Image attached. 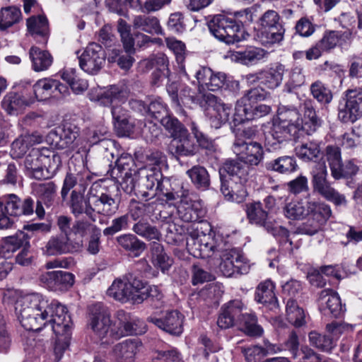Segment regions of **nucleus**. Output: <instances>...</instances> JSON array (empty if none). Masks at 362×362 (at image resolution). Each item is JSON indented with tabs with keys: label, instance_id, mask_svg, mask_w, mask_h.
<instances>
[{
	"label": "nucleus",
	"instance_id": "obj_1",
	"mask_svg": "<svg viewBox=\"0 0 362 362\" xmlns=\"http://www.w3.org/2000/svg\"><path fill=\"white\" fill-rule=\"evenodd\" d=\"M4 303L15 304V312L22 326L27 330L39 331L50 325L54 333L64 334L69 328L71 317L66 308L56 300L50 303L39 293L21 295L16 290L7 291Z\"/></svg>",
	"mask_w": 362,
	"mask_h": 362
},
{
	"label": "nucleus",
	"instance_id": "obj_2",
	"mask_svg": "<svg viewBox=\"0 0 362 362\" xmlns=\"http://www.w3.org/2000/svg\"><path fill=\"white\" fill-rule=\"evenodd\" d=\"M202 223H198L196 228L189 232L187 238V249L189 252L197 258L206 259L219 255L223 250V240L221 236L216 235L211 230L205 233Z\"/></svg>",
	"mask_w": 362,
	"mask_h": 362
},
{
	"label": "nucleus",
	"instance_id": "obj_3",
	"mask_svg": "<svg viewBox=\"0 0 362 362\" xmlns=\"http://www.w3.org/2000/svg\"><path fill=\"white\" fill-rule=\"evenodd\" d=\"M210 33L218 40L234 44L245 39V30L236 21L225 15L214 16L208 22Z\"/></svg>",
	"mask_w": 362,
	"mask_h": 362
},
{
	"label": "nucleus",
	"instance_id": "obj_4",
	"mask_svg": "<svg viewBox=\"0 0 362 362\" xmlns=\"http://www.w3.org/2000/svg\"><path fill=\"white\" fill-rule=\"evenodd\" d=\"M312 185L313 192L317 193L326 200L333 202L335 205L346 204L344 194L335 189L327 180L328 172L325 161L315 163L312 172Z\"/></svg>",
	"mask_w": 362,
	"mask_h": 362
},
{
	"label": "nucleus",
	"instance_id": "obj_5",
	"mask_svg": "<svg viewBox=\"0 0 362 362\" xmlns=\"http://www.w3.org/2000/svg\"><path fill=\"white\" fill-rule=\"evenodd\" d=\"M112 325L110 314L102 304L96 303L90 307L88 326L101 344L112 342Z\"/></svg>",
	"mask_w": 362,
	"mask_h": 362
},
{
	"label": "nucleus",
	"instance_id": "obj_6",
	"mask_svg": "<svg viewBox=\"0 0 362 362\" xmlns=\"http://www.w3.org/2000/svg\"><path fill=\"white\" fill-rule=\"evenodd\" d=\"M145 172L146 169L137 171L132 156L123 153L117 158L112 174L118 180L124 192L132 193L136 189L137 177Z\"/></svg>",
	"mask_w": 362,
	"mask_h": 362
},
{
	"label": "nucleus",
	"instance_id": "obj_7",
	"mask_svg": "<svg viewBox=\"0 0 362 362\" xmlns=\"http://www.w3.org/2000/svg\"><path fill=\"white\" fill-rule=\"evenodd\" d=\"M245 212L249 222L259 226L264 227L274 236L280 237L284 242L288 241L289 232L282 226H274L269 221V211L264 209L260 202H253L245 204Z\"/></svg>",
	"mask_w": 362,
	"mask_h": 362
},
{
	"label": "nucleus",
	"instance_id": "obj_8",
	"mask_svg": "<svg viewBox=\"0 0 362 362\" xmlns=\"http://www.w3.org/2000/svg\"><path fill=\"white\" fill-rule=\"evenodd\" d=\"M177 197H180L179 204L177 206V214L181 220L185 222L194 223L192 230L198 223H202L205 227H209L207 223L201 221L205 214L201 200H193L187 189H182L181 194H177Z\"/></svg>",
	"mask_w": 362,
	"mask_h": 362
},
{
	"label": "nucleus",
	"instance_id": "obj_9",
	"mask_svg": "<svg viewBox=\"0 0 362 362\" xmlns=\"http://www.w3.org/2000/svg\"><path fill=\"white\" fill-rule=\"evenodd\" d=\"M141 281L138 279H115L107 291L108 296L120 303H132L139 304L138 296Z\"/></svg>",
	"mask_w": 362,
	"mask_h": 362
},
{
	"label": "nucleus",
	"instance_id": "obj_10",
	"mask_svg": "<svg viewBox=\"0 0 362 362\" xmlns=\"http://www.w3.org/2000/svg\"><path fill=\"white\" fill-rule=\"evenodd\" d=\"M194 74L199 91H218L228 85L227 75L221 71H214L210 67L199 66L197 69H189Z\"/></svg>",
	"mask_w": 362,
	"mask_h": 362
},
{
	"label": "nucleus",
	"instance_id": "obj_11",
	"mask_svg": "<svg viewBox=\"0 0 362 362\" xmlns=\"http://www.w3.org/2000/svg\"><path fill=\"white\" fill-rule=\"evenodd\" d=\"M91 215L95 214L106 217L113 216L118 210L119 202L110 194L103 192L99 183L95 182L90 187Z\"/></svg>",
	"mask_w": 362,
	"mask_h": 362
},
{
	"label": "nucleus",
	"instance_id": "obj_12",
	"mask_svg": "<svg viewBox=\"0 0 362 362\" xmlns=\"http://www.w3.org/2000/svg\"><path fill=\"white\" fill-rule=\"evenodd\" d=\"M219 255L221 257L219 268L223 276L230 277L235 274H244L249 272V262L240 250H225Z\"/></svg>",
	"mask_w": 362,
	"mask_h": 362
},
{
	"label": "nucleus",
	"instance_id": "obj_13",
	"mask_svg": "<svg viewBox=\"0 0 362 362\" xmlns=\"http://www.w3.org/2000/svg\"><path fill=\"white\" fill-rule=\"evenodd\" d=\"M78 136V129L74 124L65 123L51 130L46 136V141L50 146L59 149L71 147Z\"/></svg>",
	"mask_w": 362,
	"mask_h": 362
},
{
	"label": "nucleus",
	"instance_id": "obj_14",
	"mask_svg": "<svg viewBox=\"0 0 362 362\" xmlns=\"http://www.w3.org/2000/svg\"><path fill=\"white\" fill-rule=\"evenodd\" d=\"M105 63V54L100 45L89 44L79 57V65L84 71L95 74Z\"/></svg>",
	"mask_w": 362,
	"mask_h": 362
},
{
	"label": "nucleus",
	"instance_id": "obj_15",
	"mask_svg": "<svg viewBox=\"0 0 362 362\" xmlns=\"http://www.w3.org/2000/svg\"><path fill=\"white\" fill-rule=\"evenodd\" d=\"M285 71V66L276 64L267 70L248 74L246 77L247 82L251 84L259 83L273 90L281 84Z\"/></svg>",
	"mask_w": 362,
	"mask_h": 362
},
{
	"label": "nucleus",
	"instance_id": "obj_16",
	"mask_svg": "<svg viewBox=\"0 0 362 362\" xmlns=\"http://www.w3.org/2000/svg\"><path fill=\"white\" fill-rule=\"evenodd\" d=\"M204 101L208 105L211 126L219 128L229 120L232 111L231 106L223 103L217 96L209 93L204 95Z\"/></svg>",
	"mask_w": 362,
	"mask_h": 362
},
{
	"label": "nucleus",
	"instance_id": "obj_17",
	"mask_svg": "<svg viewBox=\"0 0 362 362\" xmlns=\"http://www.w3.org/2000/svg\"><path fill=\"white\" fill-rule=\"evenodd\" d=\"M81 241H74L69 235H57L52 236L42 248V253L47 256H56L78 250Z\"/></svg>",
	"mask_w": 362,
	"mask_h": 362
},
{
	"label": "nucleus",
	"instance_id": "obj_18",
	"mask_svg": "<svg viewBox=\"0 0 362 362\" xmlns=\"http://www.w3.org/2000/svg\"><path fill=\"white\" fill-rule=\"evenodd\" d=\"M233 150L240 159L250 165H258L264 156L261 144L256 141L246 142L240 138L235 139Z\"/></svg>",
	"mask_w": 362,
	"mask_h": 362
},
{
	"label": "nucleus",
	"instance_id": "obj_19",
	"mask_svg": "<svg viewBox=\"0 0 362 362\" xmlns=\"http://www.w3.org/2000/svg\"><path fill=\"white\" fill-rule=\"evenodd\" d=\"M18 206H20V198L14 194H10L4 196L2 201H0V230H7L13 228L15 225V217L20 216Z\"/></svg>",
	"mask_w": 362,
	"mask_h": 362
},
{
	"label": "nucleus",
	"instance_id": "obj_20",
	"mask_svg": "<svg viewBox=\"0 0 362 362\" xmlns=\"http://www.w3.org/2000/svg\"><path fill=\"white\" fill-rule=\"evenodd\" d=\"M88 98L99 105L112 106L116 103H121L124 98V91L117 86L108 87H95L90 90Z\"/></svg>",
	"mask_w": 362,
	"mask_h": 362
},
{
	"label": "nucleus",
	"instance_id": "obj_21",
	"mask_svg": "<svg viewBox=\"0 0 362 362\" xmlns=\"http://www.w3.org/2000/svg\"><path fill=\"white\" fill-rule=\"evenodd\" d=\"M184 316L177 310H168L162 316H150L147 320L163 331L174 335H180L183 331Z\"/></svg>",
	"mask_w": 362,
	"mask_h": 362
},
{
	"label": "nucleus",
	"instance_id": "obj_22",
	"mask_svg": "<svg viewBox=\"0 0 362 362\" xmlns=\"http://www.w3.org/2000/svg\"><path fill=\"white\" fill-rule=\"evenodd\" d=\"M111 337L112 341L124 336L136 334V320L123 310H118L112 320Z\"/></svg>",
	"mask_w": 362,
	"mask_h": 362
},
{
	"label": "nucleus",
	"instance_id": "obj_23",
	"mask_svg": "<svg viewBox=\"0 0 362 362\" xmlns=\"http://www.w3.org/2000/svg\"><path fill=\"white\" fill-rule=\"evenodd\" d=\"M85 187L82 190L73 189L71 192L69 201V206L72 214L78 217L81 214H86L92 221H96L95 216L91 215L90 188L86 197L84 196Z\"/></svg>",
	"mask_w": 362,
	"mask_h": 362
},
{
	"label": "nucleus",
	"instance_id": "obj_24",
	"mask_svg": "<svg viewBox=\"0 0 362 362\" xmlns=\"http://www.w3.org/2000/svg\"><path fill=\"white\" fill-rule=\"evenodd\" d=\"M318 303L322 312L325 315L330 314L334 317H339L346 310L345 307L341 304L339 294L332 289L322 291Z\"/></svg>",
	"mask_w": 362,
	"mask_h": 362
},
{
	"label": "nucleus",
	"instance_id": "obj_25",
	"mask_svg": "<svg viewBox=\"0 0 362 362\" xmlns=\"http://www.w3.org/2000/svg\"><path fill=\"white\" fill-rule=\"evenodd\" d=\"M143 348L139 339H128L115 344L112 348L115 357L119 362H132Z\"/></svg>",
	"mask_w": 362,
	"mask_h": 362
},
{
	"label": "nucleus",
	"instance_id": "obj_26",
	"mask_svg": "<svg viewBox=\"0 0 362 362\" xmlns=\"http://www.w3.org/2000/svg\"><path fill=\"white\" fill-rule=\"evenodd\" d=\"M274 289L275 285L270 279L260 282L255 291L256 301L267 306L270 310L277 308L279 304Z\"/></svg>",
	"mask_w": 362,
	"mask_h": 362
},
{
	"label": "nucleus",
	"instance_id": "obj_27",
	"mask_svg": "<svg viewBox=\"0 0 362 362\" xmlns=\"http://www.w3.org/2000/svg\"><path fill=\"white\" fill-rule=\"evenodd\" d=\"M245 182L239 180H222L221 191L228 200L241 202L247 196Z\"/></svg>",
	"mask_w": 362,
	"mask_h": 362
},
{
	"label": "nucleus",
	"instance_id": "obj_28",
	"mask_svg": "<svg viewBox=\"0 0 362 362\" xmlns=\"http://www.w3.org/2000/svg\"><path fill=\"white\" fill-rule=\"evenodd\" d=\"M271 110L272 108L269 105L264 104L257 106L252 105L235 110L233 121L235 124H240L245 121L252 120L267 115L271 112Z\"/></svg>",
	"mask_w": 362,
	"mask_h": 362
},
{
	"label": "nucleus",
	"instance_id": "obj_29",
	"mask_svg": "<svg viewBox=\"0 0 362 362\" xmlns=\"http://www.w3.org/2000/svg\"><path fill=\"white\" fill-rule=\"evenodd\" d=\"M170 151L177 156H192L197 151V146L190 138L188 131L173 139L170 146Z\"/></svg>",
	"mask_w": 362,
	"mask_h": 362
},
{
	"label": "nucleus",
	"instance_id": "obj_30",
	"mask_svg": "<svg viewBox=\"0 0 362 362\" xmlns=\"http://www.w3.org/2000/svg\"><path fill=\"white\" fill-rule=\"evenodd\" d=\"M42 148H33L25 160V167L35 179L45 177L43 172Z\"/></svg>",
	"mask_w": 362,
	"mask_h": 362
},
{
	"label": "nucleus",
	"instance_id": "obj_31",
	"mask_svg": "<svg viewBox=\"0 0 362 362\" xmlns=\"http://www.w3.org/2000/svg\"><path fill=\"white\" fill-rule=\"evenodd\" d=\"M132 25L134 29L148 34L161 35L163 33L159 20L155 16L145 14L135 16Z\"/></svg>",
	"mask_w": 362,
	"mask_h": 362
},
{
	"label": "nucleus",
	"instance_id": "obj_32",
	"mask_svg": "<svg viewBox=\"0 0 362 362\" xmlns=\"http://www.w3.org/2000/svg\"><path fill=\"white\" fill-rule=\"evenodd\" d=\"M303 105L304 118L302 130L306 131L310 134L322 125V120L317 115L313 100H305Z\"/></svg>",
	"mask_w": 362,
	"mask_h": 362
},
{
	"label": "nucleus",
	"instance_id": "obj_33",
	"mask_svg": "<svg viewBox=\"0 0 362 362\" xmlns=\"http://www.w3.org/2000/svg\"><path fill=\"white\" fill-rule=\"evenodd\" d=\"M28 236L23 231L19 230L14 235L6 237L0 247V254L8 258L23 245H28Z\"/></svg>",
	"mask_w": 362,
	"mask_h": 362
},
{
	"label": "nucleus",
	"instance_id": "obj_34",
	"mask_svg": "<svg viewBox=\"0 0 362 362\" xmlns=\"http://www.w3.org/2000/svg\"><path fill=\"white\" fill-rule=\"evenodd\" d=\"M221 180H239L247 181V170L246 167L239 162L229 160L225 163L220 170Z\"/></svg>",
	"mask_w": 362,
	"mask_h": 362
},
{
	"label": "nucleus",
	"instance_id": "obj_35",
	"mask_svg": "<svg viewBox=\"0 0 362 362\" xmlns=\"http://www.w3.org/2000/svg\"><path fill=\"white\" fill-rule=\"evenodd\" d=\"M29 57L33 69L37 72L48 69L53 62V58L49 52L42 50L35 46H33L30 49Z\"/></svg>",
	"mask_w": 362,
	"mask_h": 362
},
{
	"label": "nucleus",
	"instance_id": "obj_36",
	"mask_svg": "<svg viewBox=\"0 0 362 362\" xmlns=\"http://www.w3.org/2000/svg\"><path fill=\"white\" fill-rule=\"evenodd\" d=\"M33 192L45 205L50 206L56 197L57 186L53 182L35 183L32 185Z\"/></svg>",
	"mask_w": 362,
	"mask_h": 362
},
{
	"label": "nucleus",
	"instance_id": "obj_37",
	"mask_svg": "<svg viewBox=\"0 0 362 362\" xmlns=\"http://www.w3.org/2000/svg\"><path fill=\"white\" fill-rule=\"evenodd\" d=\"M266 168L281 174H288L296 171L298 165L293 157L284 156L267 162Z\"/></svg>",
	"mask_w": 362,
	"mask_h": 362
},
{
	"label": "nucleus",
	"instance_id": "obj_38",
	"mask_svg": "<svg viewBox=\"0 0 362 362\" xmlns=\"http://www.w3.org/2000/svg\"><path fill=\"white\" fill-rule=\"evenodd\" d=\"M277 121L287 127L295 126L298 132L303 128V120L300 118L298 110L294 107H280L278 110Z\"/></svg>",
	"mask_w": 362,
	"mask_h": 362
},
{
	"label": "nucleus",
	"instance_id": "obj_39",
	"mask_svg": "<svg viewBox=\"0 0 362 362\" xmlns=\"http://www.w3.org/2000/svg\"><path fill=\"white\" fill-rule=\"evenodd\" d=\"M33 100H28L23 96L16 93H9L4 96L2 100L3 108L10 115L17 114L25 106L29 105Z\"/></svg>",
	"mask_w": 362,
	"mask_h": 362
},
{
	"label": "nucleus",
	"instance_id": "obj_40",
	"mask_svg": "<svg viewBox=\"0 0 362 362\" xmlns=\"http://www.w3.org/2000/svg\"><path fill=\"white\" fill-rule=\"evenodd\" d=\"M165 42L167 47L173 51L175 55L177 62L179 64L180 74L189 79V73L183 65L186 56V47L185 43L175 37H167Z\"/></svg>",
	"mask_w": 362,
	"mask_h": 362
},
{
	"label": "nucleus",
	"instance_id": "obj_41",
	"mask_svg": "<svg viewBox=\"0 0 362 362\" xmlns=\"http://www.w3.org/2000/svg\"><path fill=\"white\" fill-rule=\"evenodd\" d=\"M270 96L269 92L259 86L248 90L246 93L237 101L235 110L255 105L259 101L266 100Z\"/></svg>",
	"mask_w": 362,
	"mask_h": 362
},
{
	"label": "nucleus",
	"instance_id": "obj_42",
	"mask_svg": "<svg viewBox=\"0 0 362 362\" xmlns=\"http://www.w3.org/2000/svg\"><path fill=\"white\" fill-rule=\"evenodd\" d=\"M236 325L242 332L250 337H260L263 334V329L257 324V317L253 313L243 314L242 318Z\"/></svg>",
	"mask_w": 362,
	"mask_h": 362
},
{
	"label": "nucleus",
	"instance_id": "obj_43",
	"mask_svg": "<svg viewBox=\"0 0 362 362\" xmlns=\"http://www.w3.org/2000/svg\"><path fill=\"white\" fill-rule=\"evenodd\" d=\"M152 263L163 272L168 271L173 264V259L164 251L163 245L154 242L151 246Z\"/></svg>",
	"mask_w": 362,
	"mask_h": 362
},
{
	"label": "nucleus",
	"instance_id": "obj_44",
	"mask_svg": "<svg viewBox=\"0 0 362 362\" xmlns=\"http://www.w3.org/2000/svg\"><path fill=\"white\" fill-rule=\"evenodd\" d=\"M306 207L308 215H310V216L322 224H325L331 217V208L328 204L324 202L307 201Z\"/></svg>",
	"mask_w": 362,
	"mask_h": 362
},
{
	"label": "nucleus",
	"instance_id": "obj_45",
	"mask_svg": "<svg viewBox=\"0 0 362 362\" xmlns=\"http://www.w3.org/2000/svg\"><path fill=\"white\" fill-rule=\"evenodd\" d=\"M117 241L124 250L138 257L146 249V244L133 234H124L117 238Z\"/></svg>",
	"mask_w": 362,
	"mask_h": 362
},
{
	"label": "nucleus",
	"instance_id": "obj_46",
	"mask_svg": "<svg viewBox=\"0 0 362 362\" xmlns=\"http://www.w3.org/2000/svg\"><path fill=\"white\" fill-rule=\"evenodd\" d=\"M27 27L32 35L35 37L40 36L43 38V42H46L49 35L47 19L45 16H38L31 17L27 21Z\"/></svg>",
	"mask_w": 362,
	"mask_h": 362
},
{
	"label": "nucleus",
	"instance_id": "obj_47",
	"mask_svg": "<svg viewBox=\"0 0 362 362\" xmlns=\"http://www.w3.org/2000/svg\"><path fill=\"white\" fill-rule=\"evenodd\" d=\"M159 185L160 182L153 173L146 174L139 180L138 192L141 197L151 199L156 194L155 190L158 189Z\"/></svg>",
	"mask_w": 362,
	"mask_h": 362
},
{
	"label": "nucleus",
	"instance_id": "obj_48",
	"mask_svg": "<svg viewBox=\"0 0 362 362\" xmlns=\"http://www.w3.org/2000/svg\"><path fill=\"white\" fill-rule=\"evenodd\" d=\"M286 311L287 320L295 327H299L305 323L304 310L298 306L296 301L293 298L288 300Z\"/></svg>",
	"mask_w": 362,
	"mask_h": 362
},
{
	"label": "nucleus",
	"instance_id": "obj_49",
	"mask_svg": "<svg viewBox=\"0 0 362 362\" xmlns=\"http://www.w3.org/2000/svg\"><path fill=\"white\" fill-rule=\"evenodd\" d=\"M295 153L304 161H315L320 156V149L318 144L310 141L296 146Z\"/></svg>",
	"mask_w": 362,
	"mask_h": 362
},
{
	"label": "nucleus",
	"instance_id": "obj_50",
	"mask_svg": "<svg viewBox=\"0 0 362 362\" xmlns=\"http://www.w3.org/2000/svg\"><path fill=\"white\" fill-rule=\"evenodd\" d=\"M21 16V10L16 6L1 8L0 11V30H6L18 23Z\"/></svg>",
	"mask_w": 362,
	"mask_h": 362
},
{
	"label": "nucleus",
	"instance_id": "obj_51",
	"mask_svg": "<svg viewBox=\"0 0 362 362\" xmlns=\"http://www.w3.org/2000/svg\"><path fill=\"white\" fill-rule=\"evenodd\" d=\"M360 167L356 159L346 160L340 165V167L334 173L332 177L337 180L342 178H352L358 173Z\"/></svg>",
	"mask_w": 362,
	"mask_h": 362
},
{
	"label": "nucleus",
	"instance_id": "obj_52",
	"mask_svg": "<svg viewBox=\"0 0 362 362\" xmlns=\"http://www.w3.org/2000/svg\"><path fill=\"white\" fill-rule=\"evenodd\" d=\"M313 97L322 104H329L333 98L331 90L322 81H317L310 86Z\"/></svg>",
	"mask_w": 362,
	"mask_h": 362
},
{
	"label": "nucleus",
	"instance_id": "obj_53",
	"mask_svg": "<svg viewBox=\"0 0 362 362\" xmlns=\"http://www.w3.org/2000/svg\"><path fill=\"white\" fill-rule=\"evenodd\" d=\"M187 174L197 188L206 189L209 186V175L204 167L194 166L187 171Z\"/></svg>",
	"mask_w": 362,
	"mask_h": 362
},
{
	"label": "nucleus",
	"instance_id": "obj_54",
	"mask_svg": "<svg viewBox=\"0 0 362 362\" xmlns=\"http://www.w3.org/2000/svg\"><path fill=\"white\" fill-rule=\"evenodd\" d=\"M305 81L303 69L300 66H295L288 73V80L284 85V90L287 93H291L296 88L303 85Z\"/></svg>",
	"mask_w": 362,
	"mask_h": 362
},
{
	"label": "nucleus",
	"instance_id": "obj_55",
	"mask_svg": "<svg viewBox=\"0 0 362 362\" xmlns=\"http://www.w3.org/2000/svg\"><path fill=\"white\" fill-rule=\"evenodd\" d=\"M54 79L42 78L38 80L33 86V92L38 100H44L53 95Z\"/></svg>",
	"mask_w": 362,
	"mask_h": 362
},
{
	"label": "nucleus",
	"instance_id": "obj_56",
	"mask_svg": "<svg viewBox=\"0 0 362 362\" xmlns=\"http://www.w3.org/2000/svg\"><path fill=\"white\" fill-rule=\"evenodd\" d=\"M285 216L291 220H300L308 216L306 202H291L284 208Z\"/></svg>",
	"mask_w": 362,
	"mask_h": 362
},
{
	"label": "nucleus",
	"instance_id": "obj_57",
	"mask_svg": "<svg viewBox=\"0 0 362 362\" xmlns=\"http://www.w3.org/2000/svg\"><path fill=\"white\" fill-rule=\"evenodd\" d=\"M160 123L173 139L183 135L187 129L175 117L167 115L160 119Z\"/></svg>",
	"mask_w": 362,
	"mask_h": 362
},
{
	"label": "nucleus",
	"instance_id": "obj_58",
	"mask_svg": "<svg viewBox=\"0 0 362 362\" xmlns=\"http://www.w3.org/2000/svg\"><path fill=\"white\" fill-rule=\"evenodd\" d=\"M320 272L327 276H332L337 279L341 278L339 267L338 266L327 265L321 267L320 272L316 274H312L310 276V281L311 284L317 287H322L325 284V281Z\"/></svg>",
	"mask_w": 362,
	"mask_h": 362
},
{
	"label": "nucleus",
	"instance_id": "obj_59",
	"mask_svg": "<svg viewBox=\"0 0 362 362\" xmlns=\"http://www.w3.org/2000/svg\"><path fill=\"white\" fill-rule=\"evenodd\" d=\"M43 170L49 173H55L61 166L60 156L47 148H42Z\"/></svg>",
	"mask_w": 362,
	"mask_h": 362
},
{
	"label": "nucleus",
	"instance_id": "obj_60",
	"mask_svg": "<svg viewBox=\"0 0 362 362\" xmlns=\"http://www.w3.org/2000/svg\"><path fill=\"white\" fill-rule=\"evenodd\" d=\"M308 337L310 344L322 351H329L335 346L333 339L317 332H310Z\"/></svg>",
	"mask_w": 362,
	"mask_h": 362
},
{
	"label": "nucleus",
	"instance_id": "obj_61",
	"mask_svg": "<svg viewBox=\"0 0 362 362\" xmlns=\"http://www.w3.org/2000/svg\"><path fill=\"white\" fill-rule=\"evenodd\" d=\"M133 230L137 235L148 240H159L161 236L158 228L148 223H136L133 226Z\"/></svg>",
	"mask_w": 362,
	"mask_h": 362
},
{
	"label": "nucleus",
	"instance_id": "obj_62",
	"mask_svg": "<svg viewBox=\"0 0 362 362\" xmlns=\"http://www.w3.org/2000/svg\"><path fill=\"white\" fill-rule=\"evenodd\" d=\"M269 131L282 141L290 139L291 136L296 137L298 133L296 132L295 126L287 127L277 120L273 123Z\"/></svg>",
	"mask_w": 362,
	"mask_h": 362
},
{
	"label": "nucleus",
	"instance_id": "obj_63",
	"mask_svg": "<svg viewBox=\"0 0 362 362\" xmlns=\"http://www.w3.org/2000/svg\"><path fill=\"white\" fill-rule=\"evenodd\" d=\"M344 100L362 116V87L347 90Z\"/></svg>",
	"mask_w": 362,
	"mask_h": 362
},
{
	"label": "nucleus",
	"instance_id": "obj_64",
	"mask_svg": "<svg viewBox=\"0 0 362 362\" xmlns=\"http://www.w3.org/2000/svg\"><path fill=\"white\" fill-rule=\"evenodd\" d=\"M344 100L362 116V87L347 90Z\"/></svg>",
	"mask_w": 362,
	"mask_h": 362
}]
</instances>
